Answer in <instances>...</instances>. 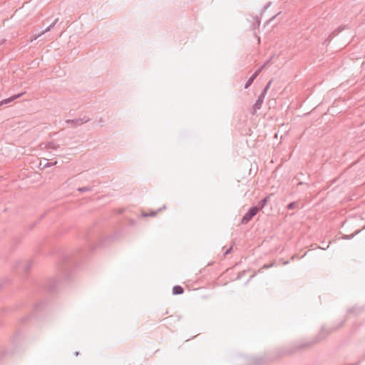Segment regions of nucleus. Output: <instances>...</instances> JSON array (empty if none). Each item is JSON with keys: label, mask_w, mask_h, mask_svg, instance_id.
Segmentation results:
<instances>
[{"label": "nucleus", "mask_w": 365, "mask_h": 365, "mask_svg": "<svg viewBox=\"0 0 365 365\" xmlns=\"http://www.w3.org/2000/svg\"><path fill=\"white\" fill-rule=\"evenodd\" d=\"M344 325V322H341L338 326H334L331 327H322L321 331H319L317 339L312 341H309L307 343H300L295 346L296 349H302L305 347H309L314 344L318 342L319 341L326 338L328 335H329L333 331L337 330L340 327Z\"/></svg>", "instance_id": "f257e3e1"}, {"label": "nucleus", "mask_w": 365, "mask_h": 365, "mask_svg": "<svg viewBox=\"0 0 365 365\" xmlns=\"http://www.w3.org/2000/svg\"><path fill=\"white\" fill-rule=\"evenodd\" d=\"M90 119L86 115H84L83 118H75L73 119H66L65 120L66 125L68 127L70 128H75L77 126H79L88 121H89Z\"/></svg>", "instance_id": "f03ea898"}, {"label": "nucleus", "mask_w": 365, "mask_h": 365, "mask_svg": "<svg viewBox=\"0 0 365 365\" xmlns=\"http://www.w3.org/2000/svg\"><path fill=\"white\" fill-rule=\"evenodd\" d=\"M259 212L257 207L253 206L249 209V210L244 215L241 220L242 225L247 224L254 216Z\"/></svg>", "instance_id": "7ed1b4c3"}, {"label": "nucleus", "mask_w": 365, "mask_h": 365, "mask_svg": "<svg viewBox=\"0 0 365 365\" xmlns=\"http://www.w3.org/2000/svg\"><path fill=\"white\" fill-rule=\"evenodd\" d=\"M24 94V93L14 94V95L11 96L9 98H7L6 99H4V100L1 101H0V106H4V105H7V104L11 103L12 101H14V100L19 98V97H21Z\"/></svg>", "instance_id": "20e7f679"}, {"label": "nucleus", "mask_w": 365, "mask_h": 365, "mask_svg": "<svg viewBox=\"0 0 365 365\" xmlns=\"http://www.w3.org/2000/svg\"><path fill=\"white\" fill-rule=\"evenodd\" d=\"M58 21V19H56L44 31H41L40 34H38L37 36L34 37V39H36L37 38L40 37L41 35L46 34V32L50 31L56 24V23Z\"/></svg>", "instance_id": "39448f33"}, {"label": "nucleus", "mask_w": 365, "mask_h": 365, "mask_svg": "<svg viewBox=\"0 0 365 365\" xmlns=\"http://www.w3.org/2000/svg\"><path fill=\"white\" fill-rule=\"evenodd\" d=\"M264 97H265V95L262 94V93L259 96L257 100L256 101V102L253 106V109L255 110V111H256L257 110H258L261 108Z\"/></svg>", "instance_id": "423d86ee"}, {"label": "nucleus", "mask_w": 365, "mask_h": 365, "mask_svg": "<svg viewBox=\"0 0 365 365\" xmlns=\"http://www.w3.org/2000/svg\"><path fill=\"white\" fill-rule=\"evenodd\" d=\"M184 292V289L180 285H175L173 287V294L178 295Z\"/></svg>", "instance_id": "0eeeda50"}, {"label": "nucleus", "mask_w": 365, "mask_h": 365, "mask_svg": "<svg viewBox=\"0 0 365 365\" xmlns=\"http://www.w3.org/2000/svg\"><path fill=\"white\" fill-rule=\"evenodd\" d=\"M264 68V66H261L250 77V80L254 81L255 79L259 76V74L262 71Z\"/></svg>", "instance_id": "6e6552de"}, {"label": "nucleus", "mask_w": 365, "mask_h": 365, "mask_svg": "<svg viewBox=\"0 0 365 365\" xmlns=\"http://www.w3.org/2000/svg\"><path fill=\"white\" fill-rule=\"evenodd\" d=\"M31 262H25L24 263H21L22 270L25 272H28L31 267Z\"/></svg>", "instance_id": "1a4fd4ad"}, {"label": "nucleus", "mask_w": 365, "mask_h": 365, "mask_svg": "<svg viewBox=\"0 0 365 365\" xmlns=\"http://www.w3.org/2000/svg\"><path fill=\"white\" fill-rule=\"evenodd\" d=\"M269 197H265L264 199H262L257 206V208H259V211L262 210L267 203Z\"/></svg>", "instance_id": "9d476101"}, {"label": "nucleus", "mask_w": 365, "mask_h": 365, "mask_svg": "<svg viewBox=\"0 0 365 365\" xmlns=\"http://www.w3.org/2000/svg\"><path fill=\"white\" fill-rule=\"evenodd\" d=\"M46 148L47 149H52V150H56L59 148V145L54 143V142H49L46 145Z\"/></svg>", "instance_id": "9b49d317"}, {"label": "nucleus", "mask_w": 365, "mask_h": 365, "mask_svg": "<svg viewBox=\"0 0 365 365\" xmlns=\"http://www.w3.org/2000/svg\"><path fill=\"white\" fill-rule=\"evenodd\" d=\"M165 209V205H163L162 207H160L158 210L155 211V212H150V213H148V214H145L144 216H149V217H154L157 215V213L160 211H161L162 210H164Z\"/></svg>", "instance_id": "f8f14e48"}, {"label": "nucleus", "mask_w": 365, "mask_h": 365, "mask_svg": "<svg viewBox=\"0 0 365 365\" xmlns=\"http://www.w3.org/2000/svg\"><path fill=\"white\" fill-rule=\"evenodd\" d=\"M77 190L80 192H88V191H92L93 190V187H91V186H86V187H78L77 189Z\"/></svg>", "instance_id": "ddd939ff"}, {"label": "nucleus", "mask_w": 365, "mask_h": 365, "mask_svg": "<svg viewBox=\"0 0 365 365\" xmlns=\"http://www.w3.org/2000/svg\"><path fill=\"white\" fill-rule=\"evenodd\" d=\"M272 80H270V81L267 83V84L266 85V86L264 88V89H263V90H262V93H261L262 94H264V95H265V96H266V93H267V91H268V89L269 88V87H270V86H271V84H272Z\"/></svg>", "instance_id": "4468645a"}, {"label": "nucleus", "mask_w": 365, "mask_h": 365, "mask_svg": "<svg viewBox=\"0 0 365 365\" xmlns=\"http://www.w3.org/2000/svg\"><path fill=\"white\" fill-rule=\"evenodd\" d=\"M297 205V203L295 202H290L288 205H287V209L288 210H292V209H294Z\"/></svg>", "instance_id": "2eb2a0df"}, {"label": "nucleus", "mask_w": 365, "mask_h": 365, "mask_svg": "<svg viewBox=\"0 0 365 365\" xmlns=\"http://www.w3.org/2000/svg\"><path fill=\"white\" fill-rule=\"evenodd\" d=\"M252 83L253 81H251L250 78H249L245 85V88L247 89L252 84Z\"/></svg>", "instance_id": "dca6fc26"}, {"label": "nucleus", "mask_w": 365, "mask_h": 365, "mask_svg": "<svg viewBox=\"0 0 365 365\" xmlns=\"http://www.w3.org/2000/svg\"><path fill=\"white\" fill-rule=\"evenodd\" d=\"M56 163H57V161H55L54 163H47L46 164L44 165V167L45 168L51 167L53 165H56Z\"/></svg>", "instance_id": "f3484780"}, {"label": "nucleus", "mask_w": 365, "mask_h": 365, "mask_svg": "<svg viewBox=\"0 0 365 365\" xmlns=\"http://www.w3.org/2000/svg\"><path fill=\"white\" fill-rule=\"evenodd\" d=\"M274 265L273 263H271L269 264H264L263 265V267H262V269H268L269 267H272V266Z\"/></svg>", "instance_id": "a211bd4d"}, {"label": "nucleus", "mask_w": 365, "mask_h": 365, "mask_svg": "<svg viewBox=\"0 0 365 365\" xmlns=\"http://www.w3.org/2000/svg\"><path fill=\"white\" fill-rule=\"evenodd\" d=\"M232 249V247H230L229 249H227V250L225 251V255H226L229 254V253L231 252Z\"/></svg>", "instance_id": "6ab92c4d"}, {"label": "nucleus", "mask_w": 365, "mask_h": 365, "mask_svg": "<svg viewBox=\"0 0 365 365\" xmlns=\"http://www.w3.org/2000/svg\"><path fill=\"white\" fill-rule=\"evenodd\" d=\"M355 234H352L351 235H349V236H346L344 238L345 239H351L354 236Z\"/></svg>", "instance_id": "aec40b11"}, {"label": "nucleus", "mask_w": 365, "mask_h": 365, "mask_svg": "<svg viewBox=\"0 0 365 365\" xmlns=\"http://www.w3.org/2000/svg\"><path fill=\"white\" fill-rule=\"evenodd\" d=\"M270 62V59H269L268 61H267L262 66H264V68L266 67L267 65L269 64V63Z\"/></svg>", "instance_id": "412c9836"}, {"label": "nucleus", "mask_w": 365, "mask_h": 365, "mask_svg": "<svg viewBox=\"0 0 365 365\" xmlns=\"http://www.w3.org/2000/svg\"><path fill=\"white\" fill-rule=\"evenodd\" d=\"M338 31H333L331 34H330V37L332 36V35H335L336 33H337Z\"/></svg>", "instance_id": "4be33fe9"}, {"label": "nucleus", "mask_w": 365, "mask_h": 365, "mask_svg": "<svg viewBox=\"0 0 365 365\" xmlns=\"http://www.w3.org/2000/svg\"><path fill=\"white\" fill-rule=\"evenodd\" d=\"M78 354H79V352H78V351L75 352V355H76V356H78Z\"/></svg>", "instance_id": "5701e85b"}, {"label": "nucleus", "mask_w": 365, "mask_h": 365, "mask_svg": "<svg viewBox=\"0 0 365 365\" xmlns=\"http://www.w3.org/2000/svg\"><path fill=\"white\" fill-rule=\"evenodd\" d=\"M288 263H289V262H288V261H286V262H284V264H288Z\"/></svg>", "instance_id": "b1692460"}, {"label": "nucleus", "mask_w": 365, "mask_h": 365, "mask_svg": "<svg viewBox=\"0 0 365 365\" xmlns=\"http://www.w3.org/2000/svg\"><path fill=\"white\" fill-rule=\"evenodd\" d=\"M294 258H295V256H292L291 259H294Z\"/></svg>", "instance_id": "393cba45"}]
</instances>
